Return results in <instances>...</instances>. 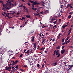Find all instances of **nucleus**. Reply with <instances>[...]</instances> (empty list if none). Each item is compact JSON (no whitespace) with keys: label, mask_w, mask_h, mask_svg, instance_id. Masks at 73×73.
<instances>
[{"label":"nucleus","mask_w":73,"mask_h":73,"mask_svg":"<svg viewBox=\"0 0 73 73\" xmlns=\"http://www.w3.org/2000/svg\"><path fill=\"white\" fill-rule=\"evenodd\" d=\"M9 0H8L7 1V3L5 4H3V8L2 10H4V11H6L7 9H10V8H11V5L12 7H15L16 6V3L15 2L13 4H12L11 2L10 1H9Z\"/></svg>","instance_id":"1"},{"label":"nucleus","mask_w":73,"mask_h":73,"mask_svg":"<svg viewBox=\"0 0 73 73\" xmlns=\"http://www.w3.org/2000/svg\"><path fill=\"white\" fill-rule=\"evenodd\" d=\"M56 56H57V58H58L60 56V53L59 54V50H57L56 52Z\"/></svg>","instance_id":"2"},{"label":"nucleus","mask_w":73,"mask_h":73,"mask_svg":"<svg viewBox=\"0 0 73 73\" xmlns=\"http://www.w3.org/2000/svg\"><path fill=\"white\" fill-rule=\"evenodd\" d=\"M32 7H33L32 8L33 11H36V10H37V8H34V7H35V5L33 4H32Z\"/></svg>","instance_id":"3"},{"label":"nucleus","mask_w":73,"mask_h":73,"mask_svg":"<svg viewBox=\"0 0 73 73\" xmlns=\"http://www.w3.org/2000/svg\"><path fill=\"white\" fill-rule=\"evenodd\" d=\"M33 4L35 5H39V4H40V3H36L35 2H34Z\"/></svg>","instance_id":"4"},{"label":"nucleus","mask_w":73,"mask_h":73,"mask_svg":"<svg viewBox=\"0 0 73 73\" xmlns=\"http://www.w3.org/2000/svg\"><path fill=\"white\" fill-rule=\"evenodd\" d=\"M65 52V50L64 49H62L61 50V54H64Z\"/></svg>","instance_id":"5"},{"label":"nucleus","mask_w":73,"mask_h":73,"mask_svg":"<svg viewBox=\"0 0 73 73\" xmlns=\"http://www.w3.org/2000/svg\"><path fill=\"white\" fill-rule=\"evenodd\" d=\"M23 7L24 9H25V8H26V7H25V6L23 5H21L20 6H19V7Z\"/></svg>","instance_id":"6"},{"label":"nucleus","mask_w":73,"mask_h":73,"mask_svg":"<svg viewBox=\"0 0 73 73\" xmlns=\"http://www.w3.org/2000/svg\"><path fill=\"white\" fill-rule=\"evenodd\" d=\"M71 31H72V28H70V29L68 31V35H69L70 34V33H71Z\"/></svg>","instance_id":"7"},{"label":"nucleus","mask_w":73,"mask_h":73,"mask_svg":"<svg viewBox=\"0 0 73 73\" xmlns=\"http://www.w3.org/2000/svg\"><path fill=\"white\" fill-rule=\"evenodd\" d=\"M53 65L54 66H56V65H57V62H54L53 64Z\"/></svg>","instance_id":"8"},{"label":"nucleus","mask_w":73,"mask_h":73,"mask_svg":"<svg viewBox=\"0 0 73 73\" xmlns=\"http://www.w3.org/2000/svg\"><path fill=\"white\" fill-rule=\"evenodd\" d=\"M33 38H32V40H31L33 42H34V40H35V37H34L33 36L32 37Z\"/></svg>","instance_id":"9"},{"label":"nucleus","mask_w":73,"mask_h":73,"mask_svg":"<svg viewBox=\"0 0 73 73\" xmlns=\"http://www.w3.org/2000/svg\"><path fill=\"white\" fill-rule=\"evenodd\" d=\"M51 20H53V21H54V22L56 21V20H57V19H54L53 18L52 19H51Z\"/></svg>","instance_id":"10"},{"label":"nucleus","mask_w":73,"mask_h":73,"mask_svg":"<svg viewBox=\"0 0 73 73\" xmlns=\"http://www.w3.org/2000/svg\"><path fill=\"white\" fill-rule=\"evenodd\" d=\"M34 46V48H35V50H36V48H37V46H36V44H33Z\"/></svg>","instance_id":"11"},{"label":"nucleus","mask_w":73,"mask_h":73,"mask_svg":"<svg viewBox=\"0 0 73 73\" xmlns=\"http://www.w3.org/2000/svg\"><path fill=\"white\" fill-rule=\"evenodd\" d=\"M12 51H11V50H9V51H8V53L9 54H11V53H12Z\"/></svg>","instance_id":"12"},{"label":"nucleus","mask_w":73,"mask_h":73,"mask_svg":"<svg viewBox=\"0 0 73 73\" xmlns=\"http://www.w3.org/2000/svg\"><path fill=\"white\" fill-rule=\"evenodd\" d=\"M60 4H61L62 3H64V0H60Z\"/></svg>","instance_id":"13"},{"label":"nucleus","mask_w":73,"mask_h":73,"mask_svg":"<svg viewBox=\"0 0 73 73\" xmlns=\"http://www.w3.org/2000/svg\"><path fill=\"white\" fill-rule=\"evenodd\" d=\"M60 8L61 9H63L64 8V5H61V4H60Z\"/></svg>","instance_id":"14"},{"label":"nucleus","mask_w":73,"mask_h":73,"mask_svg":"<svg viewBox=\"0 0 73 73\" xmlns=\"http://www.w3.org/2000/svg\"><path fill=\"white\" fill-rule=\"evenodd\" d=\"M19 70H20V71H22V72H24V70H23L22 69H19Z\"/></svg>","instance_id":"15"},{"label":"nucleus","mask_w":73,"mask_h":73,"mask_svg":"<svg viewBox=\"0 0 73 73\" xmlns=\"http://www.w3.org/2000/svg\"><path fill=\"white\" fill-rule=\"evenodd\" d=\"M73 65H70V68H69L68 69V70H70V69H71V68H73Z\"/></svg>","instance_id":"16"},{"label":"nucleus","mask_w":73,"mask_h":73,"mask_svg":"<svg viewBox=\"0 0 73 73\" xmlns=\"http://www.w3.org/2000/svg\"><path fill=\"white\" fill-rule=\"evenodd\" d=\"M56 50H55L54 52V54H53L54 56H55V54L56 53Z\"/></svg>","instance_id":"17"},{"label":"nucleus","mask_w":73,"mask_h":73,"mask_svg":"<svg viewBox=\"0 0 73 73\" xmlns=\"http://www.w3.org/2000/svg\"><path fill=\"white\" fill-rule=\"evenodd\" d=\"M65 41V38H63L62 40V42H64Z\"/></svg>","instance_id":"18"},{"label":"nucleus","mask_w":73,"mask_h":73,"mask_svg":"<svg viewBox=\"0 0 73 73\" xmlns=\"http://www.w3.org/2000/svg\"><path fill=\"white\" fill-rule=\"evenodd\" d=\"M60 49V46H58L56 47V49Z\"/></svg>","instance_id":"19"},{"label":"nucleus","mask_w":73,"mask_h":73,"mask_svg":"<svg viewBox=\"0 0 73 73\" xmlns=\"http://www.w3.org/2000/svg\"><path fill=\"white\" fill-rule=\"evenodd\" d=\"M72 3H71L70 4H68L67 5V6H68V7H70V5H72Z\"/></svg>","instance_id":"20"},{"label":"nucleus","mask_w":73,"mask_h":73,"mask_svg":"<svg viewBox=\"0 0 73 73\" xmlns=\"http://www.w3.org/2000/svg\"><path fill=\"white\" fill-rule=\"evenodd\" d=\"M9 13H8L6 14V16L8 17H9Z\"/></svg>","instance_id":"21"},{"label":"nucleus","mask_w":73,"mask_h":73,"mask_svg":"<svg viewBox=\"0 0 73 73\" xmlns=\"http://www.w3.org/2000/svg\"><path fill=\"white\" fill-rule=\"evenodd\" d=\"M68 19H70V18H71V15H69L68 16Z\"/></svg>","instance_id":"22"},{"label":"nucleus","mask_w":73,"mask_h":73,"mask_svg":"<svg viewBox=\"0 0 73 73\" xmlns=\"http://www.w3.org/2000/svg\"><path fill=\"white\" fill-rule=\"evenodd\" d=\"M69 36H68V37H67L65 40V41H67V40H68V39H69Z\"/></svg>","instance_id":"23"},{"label":"nucleus","mask_w":73,"mask_h":73,"mask_svg":"<svg viewBox=\"0 0 73 73\" xmlns=\"http://www.w3.org/2000/svg\"><path fill=\"white\" fill-rule=\"evenodd\" d=\"M29 52V50H28L27 51L25 52V53H26V54H28V53Z\"/></svg>","instance_id":"24"},{"label":"nucleus","mask_w":73,"mask_h":73,"mask_svg":"<svg viewBox=\"0 0 73 73\" xmlns=\"http://www.w3.org/2000/svg\"><path fill=\"white\" fill-rule=\"evenodd\" d=\"M26 17L28 18H30V15H26Z\"/></svg>","instance_id":"25"},{"label":"nucleus","mask_w":73,"mask_h":73,"mask_svg":"<svg viewBox=\"0 0 73 73\" xmlns=\"http://www.w3.org/2000/svg\"><path fill=\"white\" fill-rule=\"evenodd\" d=\"M62 27H63V29H65V27H66V25H63L62 26Z\"/></svg>","instance_id":"26"},{"label":"nucleus","mask_w":73,"mask_h":73,"mask_svg":"<svg viewBox=\"0 0 73 73\" xmlns=\"http://www.w3.org/2000/svg\"><path fill=\"white\" fill-rule=\"evenodd\" d=\"M57 20H56V21H55V22H53V23H54V24L55 25L56 23H57Z\"/></svg>","instance_id":"27"},{"label":"nucleus","mask_w":73,"mask_h":73,"mask_svg":"<svg viewBox=\"0 0 73 73\" xmlns=\"http://www.w3.org/2000/svg\"><path fill=\"white\" fill-rule=\"evenodd\" d=\"M0 3H2V4H4V2H3V1L0 0Z\"/></svg>","instance_id":"28"},{"label":"nucleus","mask_w":73,"mask_h":73,"mask_svg":"<svg viewBox=\"0 0 73 73\" xmlns=\"http://www.w3.org/2000/svg\"><path fill=\"white\" fill-rule=\"evenodd\" d=\"M5 70H8L9 69V67H8L7 68H5Z\"/></svg>","instance_id":"29"},{"label":"nucleus","mask_w":73,"mask_h":73,"mask_svg":"<svg viewBox=\"0 0 73 73\" xmlns=\"http://www.w3.org/2000/svg\"><path fill=\"white\" fill-rule=\"evenodd\" d=\"M48 13V11H46L44 12V13L46 14L47 13Z\"/></svg>","instance_id":"30"},{"label":"nucleus","mask_w":73,"mask_h":73,"mask_svg":"<svg viewBox=\"0 0 73 73\" xmlns=\"http://www.w3.org/2000/svg\"><path fill=\"white\" fill-rule=\"evenodd\" d=\"M23 54H21V55L19 56V57L20 58L21 57H23Z\"/></svg>","instance_id":"31"},{"label":"nucleus","mask_w":73,"mask_h":73,"mask_svg":"<svg viewBox=\"0 0 73 73\" xmlns=\"http://www.w3.org/2000/svg\"><path fill=\"white\" fill-rule=\"evenodd\" d=\"M21 20H25V18H24V17H22V19H20Z\"/></svg>","instance_id":"32"},{"label":"nucleus","mask_w":73,"mask_h":73,"mask_svg":"<svg viewBox=\"0 0 73 73\" xmlns=\"http://www.w3.org/2000/svg\"><path fill=\"white\" fill-rule=\"evenodd\" d=\"M40 14V13H38L37 14H35L34 15L35 16H37L38 15H39V14Z\"/></svg>","instance_id":"33"},{"label":"nucleus","mask_w":73,"mask_h":73,"mask_svg":"<svg viewBox=\"0 0 73 73\" xmlns=\"http://www.w3.org/2000/svg\"><path fill=\"white\" fill-rule=\"evenodd\" d=\"M13 65H14L15 64H16V63L14 61H13Z\"/></svg>","instance_id":"34"},{"label":"nucleus","mask_w":73,"mask_h":73,"mask_svg":"<svg viewBox=\"0 0 73 73\" xmlns=\"http://www.w3.org/2000/svg\"><path fill=\"white\" fill-rule=\"evenodd\" d=\"M70 39L68 41H66L68 43H69V42H70Z\"/></svg>","instance_id":"35"},{"label":"nucleus","mask_w":73,"mask_h":73,"mask_svg":"<svg viewBox=\"0 0 73 73\" xmlns=\"http://www.w3.org/2000/svg\"><path fill=\"white\" fill-rule=\"evenodd\" d=\"M53 20H51L50 21V23H53Z\"/></svg>","instance_id":"36"},{"label":"nucleus","mask_w":73,"mask_h":73,"mask_svg":"<svg viewBox=\"0 0 73 73\" xmlns=\"http://www.w3.org/2000/svg\"><path fill=\"white\" fill-rule=\"evenodd\" d=\"M37 67L38 68H40V64H37Z\"/></svg>","instance_id":"37"},{"label":"nucleus","mask_w":73,"mask_h":73,"mask_svg":"<svg viewBox=\"0 0 73 73\" xmlns=\"http://www.w3.org/2000/svg\"><path fill=\"white\" fill-rule=\"evenodd\" d=\"M26 13H28L29 11H28V10H27L26 11Z\"/></svg>","instance_id":"38"},{"label":"nucleus","mask_w":73,"mask_h":73,"mask_svg":"<svg viewBox=\"0 0 73 73\" xmlns=\"http://www.w3.org/2000/svg\"><path fill=\"white\" fill-rule=\"evenodd\" d=\"M73 12H70L69 13V15H72Z\"/></svg>","instance_id":"39"},{"label":"nucleus","mask_w":73,"mask_h":73,"mask_svg":"<svg viewBox=\"0 0 73 73\" xmlns=\"http://www.w3.org/2000/svg\"><path fill=\"white\" fill-rule=\"evenodd\" d=\"M61 19H60L59 20V23H60L61 22Z\"/></svg>","instance_id":"40"},{"label":"nucleus","mask_w":73,"mask_h":73,"mask_svg":"<svg viewBox=\"0 0 73 73\" xmlns=\"http://www.w3.org/2000/svg\"><path fill=\"white\" fill-rule=\"evenodd\" d=\"M48 26L49 27H52V25L51 24H50V25H48Z\"/></svg>","instance_id":"41"},{"label":"nucleus","mask_w":73,"mask_h":73,"mask_svg":"<svg viewBox=\"0 0 73 73\" xmlns=\"http://www.w3.org/2000/svg\"><path fill=\"white\" fill-rule=\"evenodd\" d=\"M42 68H44V64H42Z\"/></svg>","instance_id":"42"},{"label":"nucleus","mask_w":73,"mask_h":73,"mask_svg":"<svg viewBox=\"0 0 73 73\" xmlns=\"http://www.w3.org/2000/svg\"><path fill=\"white\" fill-rule=\"evenodd\" d=\"M24 67H25V68H27V65H24Z\"/></svg>","instance_id":"43"},{"label":"nucleus","mask_w":73,"mask_h":73,"mask_svg":"<svg viewBox=\"0 0 73 73\" xmlns=\"http://www.w3.org/2000/svg\"><path fill=\"white\" fill-rule=\"evenodd\" d=\"M65 48V46H63L62 47V49H63V48Z\"/></svg>","instance_id":"44"},{"label":"nucleus","mask_w":73,"mask_h":73,"mask_svg":"<svg viewBox=\"0 0 73 73\" xmlns=\"http://www.w3.org/2000/svg\"><path fill=\"white\" fill-rule=\"evenodd\" d=\"M41 34H42V33H40V34H39L40 37H41Z\"/></svg>","instance_id":"45"},{"label":"nucleus","mask_w":73,"mask_h":73,"mask_svg":"<svg viewBox=\"0 0 73 73\" xmlns=\"http://www.w3.org/2000/svg\"><path fill=\"white\" fill-rule=\"evenodd\" d=\"M30 1L31 3H33L34 2V1Z\"/></svg>","instance_id":"46"},{"label":"nucleus","mask_w":73,"mask_h":73,"mask_svg":"<svg viewBox=\"0 0 73 73\" xmlns=\"http://www.w3.org/2000/svg\"><path fill=\"white\" fill-rule=\"evenodd\" d=\"M18 65H17L15 67V68H16L17 69H18Z\"/></svg>","instance_id":"47"},{"label":"nucleus","mask_w":73,"mask_h":73,"mask_svg":"<svg viewBox=\"0 0 73 73\" xmlns=\"http://www.w3.org/2000/svg\"><path fill=\"white\" fill-rule=\"evenodd\" d=\"M27 4L28 5H29V6H30V5H31V4H30V3H27Z\"/></svg>","instance_id":"48"},{"label":"nucleus","mask_w":73,"mask_h":73,"mask_svg":"<svg viewBox=\"0 0 73 73\" xmlns=\"http://www.w3.org/2000/svg\"><path fill=\"white\" fill-rule=\"evenodd\" d=\"M33 32H34V31H33V32H30V35H31V34L33 33Z\"/></svg>","instance_id":"49"},{"label":"nucleus","mask_w":73,"mask_h":73,"mask_svg":"<svg viewBox=\"0 0 73 73\" xmlns=\"http://www.w3.org/2000/svg\"><path fill=\"white\" fill-rule=\"evenodd\" d=\"M19 62V60H16L15 62V64L17 63V62Z\"/></svg>","instance_id":"50"},{"label":"nucleus","mask_w":73,"mask_h":73,"mask_svg":"<svg viewBox=\"0 0 73 73\" xmlns=\"http://www.w3.org/2000/svg\"><path fill=\"white\" fill-rule=\"evenodd\" d=\"M40 11V10L39 9H38L37 10V11H36L37 13H38V12H39V11Z\"/></svg>","instance_id":"51"},{"label":"nucleus","mask_w":73,"mask_h":73,"mask_svg":"<svg viewBox=\"0 0 73 73\" xmlns=\"http://www.w3.org/2000/svg\"><path fill=\"white\" fill-rule=\"evenodd\" d=\"M12 64L10 63L9 65V66H12Z\"/></svg>","instance_id":"52"},{"label":"nucleus","mask_w":73,"mask_h":73,"mask_svg":"<svg viewBox=\"0 0 73 73\" xmlns=\"http://www.w3.org/2000/svg\"><path fill=\"white\" fill-rule=\"evenodd\" d=\"M48 26H44V28H46V27H48Z\"/></svg>","instance_id":"53"},{"label":"nucleus","mask_w":73,"mask_h":73,"mask_svg":"<svg viewBox=\"0 0 73 73\" xmlns=\"http://www.w3.org/2000/svg\"><path fill=\"white\" fill-rule=\"evenodd\" d=\"M40 13H41V15H42L43 14V11H42Z\"/></svg>","instance_id":"54"},{"label":"nucleus","mask_w":73,"mask_h":73,"mask_svg":"<svg viewBox=\"0 0 73 73\" xmlns=\"http://www.w3.org/2000/svg\"><path fill=\"white\" fill-rule=\"evenodd\" d=\"M46 40L45 39H43V41L44 42H45V41Z\"/></svg>","instance_id":"55"},{"label":"nucleus","mask_w":73,"mask_h":73,"mask_svg":"<svg viewBox=\"0 0 73 73\" xmlns=\"http://www.w3.org/2000/svg\"><path fill=\"white\" fill-rule=\"evenodd\" d=\"M44 73H48V71H46L44 72Z\"/></svg>","instance_id":"56"},{"label":"nucleus","mask_w":73,"mask_h":73,"mask_svg":"<svg viewBox=\"0 0 73 73\" xmlns=\"http://www.w3.org/2000/svg\"><path fill=\"white\" fill-rule=\"evenodd\" d=\"M64 44H65V42H64L62 44V45H64Z\"/></svg>","instance_id":"57"},{"label":"nucleus","mask_w":73,"mask_h":73,"mask_svg":"<svg viewBox=\"0 0 73 73\" xmlns=\"http://www.w3.org/2000/svg\"><path fill=\"white\" fill-rule=\"evenodd\" d=\"M22 1L23 3H24V2H25L24 0H22Z\"/></svg>","instance_id":"58"},{"label":"nucleus","mask_w":73,"mask_h":73,"mask_svg":"<svg viewBox=\"0 0 73 73\" xmlns=\"http://www.w3.org/2000/svg\"><path fill=\"white\" fill-rule=\"evenodd\" d=\"M41 3H42V4H45V2H44L42 1Z\"/></svg>","instance_id":"59"},{"label":"nucleus","mask_w":73,"mask_h":73,"mask_svg":"<svg viewBox=\"0 0 73 73\" xmlns=\"http://www.w3.org/2000/svg\"><path fill=\"white\" fill-rule=\"evenodd\" d=\"M15 12H14L13 13H12V15H14V14H15Z\"/></svg>","instance_id":"60"},{"label":"nucleus","mask_w":73,"mask_h":73,"mask_svg":"<svg viewBox=\"0 0 73 73\" xmlns=\"http://www.w3.org/2000/svg\"><path fill=\"white\" fill-rule=\"evenodd\" d=\"M26 51H27V50H25L23 52V53H25V52H26Z\"/></svg>","instance_id":"61"},{"label":"nucleus","mask_w":73,"mask_h":73,"mask_svg":"<svg viewBox=\"0 0 73 73\" xmlns=\"http://www.w3.org/2000/svg\"><path fill=\"white\" fill-rule=\"evenodd\" d=\"M27 22H25V25L27 24Z\"/></svg>","instance_id":"62"},{"label":"nucleus","mask_w":73,"mask_h":73,"mask_svg":"<svg viewBox=\"0 0 73 73\" xmlns=\"http://www.w3.org/2000/svg\"><path fill=\"white\" fill-rule=\"evenodd\" d=\"M56 27H57L56 25H55L54 26V27L55 28H56Z\"/></svg>","instance_id":"63"},{"label":"nucleus","mask_w":73,"mask_h":73,"mask_svg":"<svg viewBox=\"0 0 73 73\" xmlns=\"http://www.w3.org/2000/svg\"><path fill=\"white\" fill-rule=\"evenodd\" d=\"M39 45H38V47H37V49H39Z\"/></svg>","instance_id":"64"}]
</instances>
